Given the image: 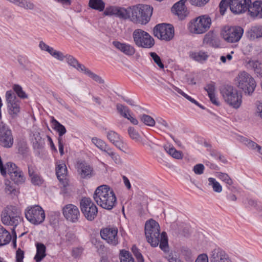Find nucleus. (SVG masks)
Instances as JSON below:
<instances>
[{
  "label": "nucleus",
  "instance_id": "1",
  "mask_svg": "<svg viewBox=\"0 0 262 262\" xmlns=\"http://www.w3.org/2000/svg\"><path fill=\"white\" fill-rule=\"evenodd\" d=\"M93 198L98 205L105 209L111 210L115 205V193L107 185L99 186L95 190Z\"/></svg>",
  "mask_w": 262,
  "mask_h": 262
},
{
  "label": "nucleus",
  "instance_id": "2",
  "mask_svg": "<svg viewBox=\"0 0 262 262\" xmlns=\"http://www.w3.org/2000/svg\"><path fill=\"white\" fill-rule=\"evenodd\" d=\"M221 94L225 101L234 108H238L242 102V95L233 86L226 85L221 89Z\"/></svg>",
  "mask_w": 262,
  "mask_h": 262
},
{
  "label": "nucleus",
  "instance_id": "3",
  "mask_svg": "<svg viewBox=\"0 0 262 262\" xmlns=\"http://www.w3.org/2000/svg\"><path fill=\"white\" fill-rule=\"evenodd\" d=\"M236 86L242 90L245 94L251 95L256 86L254 79L248 73L243 71L235 78Z\"/></svg>",
  "mask_w": 262,
  "mask_h": 262
},
{
  "label": "nucleus",
  "instance_id": "4",
  "mask_svg": "<svg viewBox=\"0 0 262 262\" xmlns=\"http://www.w3.org/2000/svg\"><path fill=\"white\" fill-rule=\"evenodd\" d=\"M145 234L148 243L156 247L160 242V228L159 224L152 219L147 221L145 224Z\"/></svg>",
  "mask_w": 262,
  "mask_h": 262
},
{
  "label": "nucleus",
  "instance_id": "5",
  "mask_svg": "<svg viewBox=\"0 0 262 262\" xmlns=\"http://www.w3.org/2000/svg\"><path fill=\"white\" fill-rule=\"evenodd\" d=\"M65 59L68 64L75 68L79 72L83 73L90 78L99 83H103L104 80L99 75L94 73L90 70L86 68L83 64L80 63L77 60L70 54L65 55Z\"/></svg>",
  "mask_w": 262,
  "mask_h": 262
},
{
  "label": "nucleus",
  "instance_id": "6",
  "mask_svg": "<svg viewBox=\"0 0 262 262\" xmlns=\"http://www.w3.org/2000/svg\"><path fill=\"white\" fill-rule=\"evenodd\" d=\"M133 37L135 43L138 47L149 49L155 45L154 39L143 30H135L133 32Z\"/></svg>",
  "mask_w": 262,
  "mask_h": 262
},
{
  "label": "nucleus",
  "instance_id": "7",
  "mask_svg": "<svg viewBox=\"0 0 262 262\" xmlns=\"http://www.w3.org/2000/svg\"><path fill=\"white\" fill-rule=\"evenodd\" d=\"M21 221L19 211L15 206H8L2 212V221L5 225L16 227Z\"/></svg>",
  "mask_w": 262,
  "mask_h": 262
},
{
  "label": "nucleus",
  "instance_id": "8",
  "mask_svg": "<svg viewBox=\"0 0 262 262\" xmlns=\"http://www.w3.org/2000/svg\"><path fill=\"white\" fill-rule=\"evenodd\" d=\"M244 33L243 29L239 26L224 27L221 35L224 39L229 43H236L241 39Z\"/></svg>",
  "mask_w": 262,
  "mask_h": 262
},
{
  "label": "nucleus",
  "instance_id": "9",
  "mask_svg": "<svg viewBox=\"0 0 262 262\" xmlns=\"http://www.w3.org/2000/svg\"><path fill=\"white\" fill-rule=\"evenodd\" d=\"M153 33L158 39L168 41L173 38L174 30L173 26L170 24H159L154 28Z\"/></svg>",
  "mask_w": 262,
  "mask_h": 262
},
{
  "label": "nucleus",
  "instance_id": "10",
  "mask_svg": "<svg viewBox=\"0 0 262 262\" xmlns=\"http://www.w3.org/2000/svg\"><path fill=\"white\" fill-rule=\"evenodd\" d=\"M25 216L27 220L33 224H39L45 219L43 209L39 205L29 206L25 210Z\"/></svg>",
  "mask_w": 262,
  "mask_h": 262
},
{
  "label": "nucleus",
  "instance_id": "11",
  "mask_svg": "<svg viewBox=\"0 0 262 262\" xmlns=\"http://www.w3.org/2000/svg\"><path fill=\"white\" fill-rule=\"evenodd\" d=\"M211 24V19L207 15H202L196 18L190 26L192 32L196 34H202L206 32Z\"/></svg>",
  "mask_w": 262,
  "mask_h": 262
},
{
  "label": "nucleus",
  "instance_id": "12",
  "mask_svg": "<svg viewBox=\"0 0 262 262\" xmlns=\"http://www.w3.org/2000/svg\"><path fill=\"white\" fill-rule=\"evenodd\" d=\"M80 208L88 220L92 221L96 217L98 213L97 208L90 198H84L81 200Z\"/></svg>",
  "mask_w": 262,
  "mask_h": 262
},
{
  "label": "nucleus",
  "instance_id": "13",
  "mask_svg": "<svg viewBox=\"0 0 262 262\" xmlns=\"http://www.w3.org/2000/svg\"><path fill=\"white\" fill-rule=\"evenodd\" d=\"M6 99L9 114L13 118L16 117L20 112V100L12 91L6 92Z\"/></svg>",
  "mask_w": 262,
  "mask_h": 262
},
{
  "label": "nucleus",
  "instance_id": "14",
  "mask_svg": "<svg viewBox=\"0 0 262 262\" xmlns=\"http://www.w3.org/2000/svg\"><path fill=\"white\" fill-rule=\"evenodd\" d=\"M13 144L11 130L3 122H0V145L5 148H10Z\"/></svg>",
  "mask_w": 262,
  "mask_h": 262
},
{
  "label": "nucleus",
  "instance_id": "15",
  "mask_svg": "<svg viewBox=\"0 0 262 262\" xmlns=\"http://www.w3.org/2000/svg\"><path fill=\"white\" fill-rule=\"evenodd\" d=\"M62 213L67 220L72 222H77L80 217L78 208L73 204H68L62 209Z\"/></svg>",
  "mask_w": 262,
  "mask_h": 262
},
{
  "label": "nucleus",
  "instance_id": "16",
  "mask_svg": "<svg viewBox=\"0 0 262 262\" xmlns=\"http://www.w3.org/2000/svg\"><path fill=\"white\" fill-rule=\"evenodd\" d=\"M210 262H232L228 254L221 248H215L210 253Z\"/></svg>",
  "mask_w": 262,
  "mask_h": 262
},
{
  "label": "nucleus",
  "instance_id": "17",
  "mask_svg": "<svg viewBox=\"0 0 262 262\" xmlns=\"http://www.w3.org/2000/svg\"><path fill=\"white\" fill-rule=\"evenodd\" d=\"M251 0H231L230 10L234 14H240L247 10Z\"/></svg>",
  "mask_w": 262,
  "mask_h": 262
},
{
  "label": "nucleus",
  "instance_id": "18",
  "mask_svg": "<svg viewBox=\"0 0 262 262\" xmlns=\"http://www.w3.org/2000/svg\"><path fill=\"white\" fill-rule=\"evenodd\" d=\"M56 174L58 179L64 187L69 185L68 180L66 178L67 168L63 161H58L56 162Z\"/></svg>",
  "mask_w": 262,
  "mask_h": 262
},
{
  "label": "nucleus",
  "instance_id": "19",
  "mask_svg": "<svg viewBox=\"0 0 262 262\" xmlns=\"http://www.w3.org/2000/svg\"><path fill=\"white\" fill-rule=\"evenodd\" d=\"M188 0H180L176 3L171 8L172 12L177 15L181 19H184L187 15L188 12L185 3Z\"/></svg>",
  "mask_w": 262,
  "mask_h": 262
},
{
  "label": "nucleus",
  "instance_id": "20",
  "mask_svg": "<svg viewBox=\"0 0 262 262\" xmlns=\"http://www.w3.org/2000/svg\"><path fill=\"white\" fill-rule=\"evenodd\" d=\"M28 174L31 179V183L34 185H40L43 180L38 173L36 168L32 165H28Z\"/></svg>",
  "mask_w": 262,
  "mask_h": 262
},
{
  "label": "nucleus",
  "instance_id": "21",
  "mask_svg": "<svg viewBox=\"0 0 262 262\" xmlns=\"http://www.w3.org/2000/svg\"><path fill=\"white\" fill-rule=\"evenodd\" d=\"M101 237L105 240L108 244H115V229L113 227H108L102 229L100 231Z\"/></svg>",
  "mask_w": 262,
  "mask_h": 262
},
{
  "label": "nucleus",
  "instance_id": "22",
  "mask_svg": "<svg viewBox=\"0 0 262 262\" xmlns=\"http://www.w3.org/2000/svg\"><path fill=\"white\" fill-rule=\"evenodd\" d=\"M92 141L98 148L105 151L108 155L111 156L112 159L114 158L113 149L109 148L103 141L96 137H94L92 139Z\"/></svg>",
  "mask_w": 262,
  "mask_h": 262
},
{
  "label": "nucleus",
  "instance_id": "23",
  "mask_svg": "<svg viewBox=\"0 0 262 262\" xmlns=\"http://www.w3.org/2000/svg\"><path fill=\"white\" fill-rule=\"evenodd\" d=\"M116 48L127 56H132L136 52V50L133 46L119 41H116Z\"/></svg>",
  "mask_w": 262,
  "mask_h": 262
},
{
  "label": "nucleus",
  "instance_id": "24",
  "mask_svg": "<svg viewBox=\"0 0 262 262\" xmlns=\"http://www.w3.org/2000/svg\"><path fill=\"white\" fill-rule=\"evenodd\" d=\"M78 171L81 178L87 179L92 176L93 168L87 163L81 162L78 165Z\"/></svg>",
  "mask_w": 262,
  "mask_h": 262
},
{
  "label": "nucleus",
  "instance_id": "25",
  "mask_svg": "<svg viewBox=\"0 0 262 262\" xmlns=\"http://www.w3.org/2000/svg\"><path fill=\"white\" fill-rule=\"evenodd\" d=\"M247 36L251 40L262 37V26H256L251 27L247 32Z\"/></svg>",
  "mask_w": 262,
  "mask_h": 262
},
{
  "label": "nucleus",
  "instance_id": "26",
  "mask_svg": "<svg viewBox=\"0 0 262 262\" xmlns=\"http://www.w3.org/2000/svg\"><path fill=\"white\" fill-rule=\"evenodd\" d=\"M152 8L149 5H142L141 14V24H146L150 20L152 15Z\"/></svg>",
  "mask_w": 262,
  "mask_h": 262
},
{
  "label": "nucleus",
  "instance_id": "27",
  "mask_svg": "<svg viewBox=\"0 0 262 262\" xmlns=\"http://www.w3.org/2000/svg\"><path fill=\"white\" fill-rule=\"evenodd\" d=\"M30 137L33 147L35 148L40 149L43 146L44 141L40 137V133L37 130L33 131Z\"/></svg>",
  "mask_w": 262,
  "mask_h": 262
},
{
  "label": "nucleus",
  "instance_id": "28",
  "mask_svg": "<svg viewBox=\"0 0 262 262\" xmlns=\"http://www.w3.org/2000/svg\"><path fill=\"white\" fill-rule=\"evenodd\" d=\"M204 89L207 92L208 97L211 102L216 105H219L220 102L215 95V87L214 83L212 82L207 84Z\"/></svg>",
  "mask_w": 262,
  "mask_h": 262
},
{
  "label": "nucleus",
  "instance_id": "29",
  "mask_svg": "<svg viewBox=\"0 0 262 262\" xmlns=\"http://www.w3.org/2000/svg\"><path fill=\"white\" fill-rule=\"evenodd\" d=\"M248 68L252 70L257 76L262 77V63L257 60H249L247 62Z\"/></svg>",
  "mask_w": 262,
  "mask_h": 262
},
{
  "label": "nucleus",
  "instance_id": "30",
  "mask_svg": "<svg viewBox=\"0 0 262 262\" xmlns=\"http://www.w3.org/2000/svg\"><path fill=\"white\" fill-rule=\"evenodd\" d=\"M36 254L35 255L34 259L36 262H40L46 256V247L44 244L40 243H37L36 244Z\"/></svg>",
  "mask_w": 262,
  "mask_h": 262
},
{
  "label": "nucleus",
  "instance_id": "31",
  "mask_svg": "<svg viewBox=\"0 0 262 262\" xmlns=\"http://www.w3.org/2000/svg\"><path fill=\"white\" fill-rule=\"evenodd\" d=\"M130 13L131 8L130 7L126 8L116 7V17H118L120 19L125 20L130 18Z\"/></svg>",
  "mask_w": 262,
  "mask_h": 262
},
{
  "label": "nucleus",
  "instance_id": "32",
  "mask_svg": "<svg viewBox=\"0 0 262 262\" xmlns=\"http://www.w3.org/2000/svg\"><path fill=\"white\" fill-rule=\"evenodd\" d=\"M11 240L10 233L0 225V246L7 245Z\"/></svg>",
  "mask_w": 262,
  "mask_h": 262
},
{
  "label": "nucleus",
  "instance_id": "33",
  "mask_svg": "<svg viewBox=\"0 0 262 262\" xmlns=\"http://www.w3.org/2000/svg\"><path fill=\"white\" fill-rule=\"evenodd\" d=\"M132 15L130 20L136 23L141 24V14H142V5L134 7L131 9Z\"/></svg>",
  "mask_w": 262,
  "mask_h": 262
},
{
  "label": "nucleus",
  "instance_id": "34",
  "mask_svg": "<svg viewBox=\"0 0 262 262\" xmlns=\"http://www.w3.org/2000/svg\"><path fill=\"white\" fill-rule=\"evenodd\" d=\"M10 179L17 185L24 183L26 180L23 172L19 168L13 172V174L10 177Z\"/></svg>",
  "mask_w": 262,
  "mask_h": 262
},
{
  "label": "nucleus",
  "instance_id": "35",
  "mask_svg": "<svg viewBox=\"0 0 262 262\" xmlns=\"http://www.w3.org/2000/svg\"><path fill=\"white\" fill-rule=\"evenodd\" d=\"M11 3L27 10H33L35 7L34 4L29 0H12Z\"/></svg>",
  "mask_w": 262,
  "mask_h": 262
},
{
  "label": "nucleus",
  "instance_id": "36",
  "mask_svg": "<svg viewBox=\"0 0 262 262\" xmlns=\"http://www.w3.org/2000/svg\"><path fill=\"white\" fill-rule=\"evenodd\" d=\"M189 56L196 61L202 62L207 60L208 55L207 53L203 51L192 52L189 54Z\"/></svg>",
  "mask_w": 262,
  "mask_h": 262
},
{
  "label": "nucleus",
  "instance_id": "37",
  "mask_svg": "<svg viewBox=\"0 0 262 262\" xmlns=\"http://www.w3.org/2000/svg\"><path fill=\"white\" fill-rule=\"evenodd\" d=\"M89 6L93 9L101 12L104 9L105 3L102 0H89Z\"/></svg>",
  "mask_w": 262,
  "mask_h": 262
},
{
  "label": "nucleus",
  "instance_id": "38",
  "mask_svg": "<svg viewBox=\"0 0 262 262\" xmlns=\"http://www.w3.org/2000/svg\"><path fill=\"white\" fill-rule=\"evenodd\" d=\"M165 150L172 157L177 159H181L183 158L182 151L176 150L174 147L169 146L164 147Z\"/></svg>",
  "mask_w": 262,
  "mask_h": 262
},
{
  "label": "nucleus",
  "instance_id": "39",
  "mask_svg": "<svg viewBox=\"0 0 262 262\" xmlns=\"http://www.w3.org/2000/svg\"><path fill=\"white\" fill-rule=\"evenodd\" d=\"M3 167L5 171V174H1L3 176H6L8 173L10 177L15 172V170H18L19 168L13 163L9 162L3 165Z\"/></svg>",
  "mask_w": 262,
  "mask_h": 262
},
{
  "label": "nucleus",
  "instance_id": "40",
  "mask_svg": "<svg viewBox=\"0 0 262 262\" xmlns=\"http://www.w3.org/2000/svg\"><path fill=\"white\" fill-rule=\"evenodd\" d=\"M51 123L53 128L58 133L59 137H61L66 134L67 130L65 127L54 118L52 119Z\"/></svg>",
  "mask_w": 262,
  "mask_h": 262
},
{
  "label": "nucleus",
  "instance_id": "41",
  "mask_svg": "<svg viewBox=\"0 0 262 262\" xmlns=\"http://www.w3.org/2000/svg\"><path fill=\"white\" fill-rule=\"evenodd\" d=\"M251 3L248 6L247 10L251 16L257 17L259 18V2L256 1L253 3V5H251Z\"/></svg>",
  "mask_w": 262,
  "mask_h": 262
},
{
  "label": "nucleus",
  "instance_id": "42",
  "mask_svg": "<svg viewBox=\"0 0 262 262\" xmlns=\"http://www.w3.org/2000/svg\"><path fill=\"white\" fill-rule=\"evenodd\" d=\"M159 246L164 252L168 251V238L165 232H162L160 236Z\"/></svg>",
  "mask_w": 262,
  "mask_h": 262
},
{
  "label": "nucleus",
  "instance_id": "43",
  "mask_svg": "<svg viewBox=\"0 0 262 262\" xmlns=\"http://www.w3.org/2000/svg\"><path fill=\"white\" fill-rule=\"evenodd\" d=\"M116 108L118 113L124 118L127 117V115L130 113V110L128 107L121 103L116 104Z\"/></svg>",
  "mask_w": 262,
  "mask_h": 262
},
{
  "label": "nucleus",
  "instance_id": "44",
  "mask_svg": "<svg viewBox=\"0 0 262 262\" xmlns=\"http://www.w3.org/2000/svg\"><path fill=\"white\" fill-rule=\"evenodd\" d=\"M128 134L130 138L136 142H140L142 140V137L139 133L134 127L129 126L127 129Z\"/></svg>",
  "mask_w": 262,
  "mask_h": 262
},
{
  "label": "nucleus",
  "instance_id": "45",
  "mask_svg": "<svg viewBox=\"0 0 262 262\" xmlns=\"http://www.w3.org/2000/svg\"><path fill=\"white\" fill-rule=\"evenodd\" d=\"M208 185L212 187L213 191L215 192L220 193L222 191L221 185L214 178H208Z\"/></svg>",
  "mask_w": 262,
  "mask_h": 262
},
{
  "label": "nucleus",
  "instance_id": "46",
  "mask_svg": "<svg viewBox=\"0 0 262 262\" xmlns=\"http://www.w3.org/2000/svg\"><path fill=\"white\" fill-rule=\"evenodd\" d=\"M120 259L121 262H135L134 258L129 252L124 250L120 251Z\"/></svg>",
  "mask_w": 262,
  "mask_h": 262
},
{
  "label": "nucleus",
  "instance_id": "47",
  "mask_svg": "<svg viewBox=\"0 0 262 262\" xmlns=\"http://www.w3.org/2000/svg\"><path fill=\"white\" fill-rule=\"evenodd\" d=\"M243 142L248 148L252 149H256L259 153L262 155V147L260 146L254 142L247 139H245Z\"/></svg>",
  "mask_w": 262,
  "mask_h": 262
},
{
  "label": "nucleus",
  "instance_id": "48",
  "mask_svg": "<svg viewBox=\"0 0 262 262\" xmlns=\"http://www.w3.org/2000/svg\"><path fill=\"white\" fill-rule=\"evenodd\" d=\"M216 176L228 185L231 186L233 184L231 178L226 173L217 172Z\"/></svg>",
  "mask_w": 262,
  "mask_h": 262
},
{
  "label": "nucleus",
  "instance_id": "49",
  "mask_svg": "<svg viewBox=\"0 0 262 262\" xmlns=\"http://www.w3.org/2000/svg\"><path fill=\"white\" fill-rule=\"evenodd\" d=\"M140 119L145 125L152 127L155 125V121L151 116L143 114L140 116Z\"/></svg>",
  "mask_w": 262,
  "mask_h": 262
},
{
  "label": "nucleus",
  "instance_id": "50",
  "mask_svg": "<svg viewBox=\"0 0 262 262\" xmlns=\"http://www.w3.org/2000/svg\"><path fill=\"white\" fill-rule=\"evenodd\" d=\"M116 147L124 152H126L128 149L127 144L123 141L122 138L119 136L116 140Z\"/></svg>",
  "mask_w": 262,
  "mask_h": 262
},
{
  "label": "nucleus",
  "instance_id": "51",
  "mask_svg": "<svg viewBox=\"0 0 262 262\" xmlns=\"http://www.w3.org/2000/svg\"><path fill=\"white\" fill-rule=\"evenodd\" d=\"M181 252L182 254L186 261H192L193 260V255L191 250L187 248H183Z\"/></svg>",
  "mask_w": 262,
  "mask_h": 262
},
{
  "label": "nucleus",
  "instance_id": "52",
  "mask_svg": "<svg viewBox=\"0 0 262 262\" xmlns=\"http://www.w3.org/2000/svg\"><path fill=\"white\" fill-rule=\"evenodd\" d=\"M13 89L17 96L21 99L27 98V95L25 92L23 90L21 86L18 84H14Z\"/></svg>",
  "mask_w": 262,
  "mask_h": 262
},
{
  "label": "nucleus",
  "instance_id": "53",
  "mask_svg": "<svg viewBox=\"0 0 262 262\" xmlns=\"http://www.w3.org/2000/svg\"><path fill=\"white\" fill-rule=\"evenodd\" d=\"M50 54L54 58L60 61H63L66 58L65 55L62 52L57 51L54 49V48L52 49V51L50 52Z\"/></svg>",
  "mask_w": 262,
  "mask_h": 262
},
{
  "label": "nucleus",
  "instance_id": "54",
  "mask_svg": "<svg viewBox=\"0 0 262 262\" xmlns=\"http://www.w3.org/2000/svg\"><path fill=\"white\" fill-rule=\"evenodd\" d=\"M231 0H222L220 3V13L222 15H224L226 11L227 8L229 6L230 7Z\"/></svg>",
  "mask_w": 262,
  "mask_h": 262
},
{
  "label": "nucleus",
  "instance_id": "55",
  "mask_svg": "<svg viewBox=\"0 0 262 262\" xmlns=\"http://www.w3.org/2000/svg\"><path fill=\"white\" fill-rule=\"evenodd\" d=\"M150 55L154 60V62L160 69H164V66L159 56L155 52L150 53Z\"/></svg>",
  "mask_w": 262,
  "mask_h": 262
},
{
  "label": "nucleus",
  "instance_id": "56",
  "mask_svg": "<svg viewBox=\"0 0 262 262\" xmlns=\"http://www.w3.org/2000/svg\"><path fill=\"white\" fill-rule=\"evenodd\" d=\"M115 15V8L113 6L107 7L103 12V16L112 17Z\"/></svg>",
  "mask_w": 262,
  "mask_h": 262
},
{
  "label": "nucleus",
  "instance_id": "57",
  "mask_svg": "<svg viewBox=\"0 0 262 262\" xmlns=\"http://www.w3.org/2000/svg\"><path fill=\"white\" fill-rule=\"evenodd\" d=\"M193 170L196 174H201L204 172V166L202 164H198L193 167Z\"/></svg>",
  "mask_w": 262,
  "mask_h": 262
},
{
  "label": "nucleus",
  "instance_id": "58",
  "mask_svg": "<svg viewBox=\"0 0 262 262\" xmlns=\"http://www.w3.org/2000/svg\"><path fill=\"white\" fill-rule=\"evenodd\" d=\"M5 184V191L6 192L11 193L14 190H15L14 186L9 181H6Z\"/></svg>",
  "mask_w": 262,
  "mask_h": 262
},
{
  "label": "nucleus",
  "instance_id": "59",
  "mask_svg": "<svg viewBox=\"0 0 262 262\" xmlns=\"http://www.w3.org/2000/svg\"><path fill=\"white\" fill-rule=\"evenodd\" d=\"M255 115L262 119V102H258L256 103Z\"/></svg>",
  "mask_w": 262,
  "mask_h": 262
},
{
  "label": "nucleus",
  "instance_id": "60",
  "mask_svg": "<svg viewBox=\"0 0 262 262\" xmlns=\"http://www.w3.org/2000/svg\"><path fill=\"white\" fill-rule=\"evenodd\" d=\"M24 258V252L20 249H18L16 253V262H23Z\"/></svg>",
  "mask_w": 262,
  "mask_h": 262
},
{
  "label": "nucleus",
  "instance_id": "61",
  "mask_svg": "<svg viewBox=\"0 0 262 262\" xmlns=\"http://www.w3.org/2000/svg\"><path fill=\"white\" fill-rule=\"evenodd\" d=\"M39 47L42 51L48 52L50 54V52L52 51V47H51L46 44L43 41H41L39 43Z\"/></svg>",
  "mask_w": 262,
  "mask_h": 262
},
{
  "label": "nucleus",
  "instance_id": "62",
  "mask_svg": "<svg viewBox=\"0 0 262 262\" xmlns=\"http://www.w3.org/2000/svg\"><path fill=\"white\" fill-rule=\"evenodd\" d=\"M195 262H208V257L206 254H200Z\"/></svg>",
  "mask_w": 262,
  "mask_h": 262
},
{
  "label": "nucleus",
  "instance_id": "63",
  "mask_svg": "<svg viewBox=\"0 0 262 262\" xmlns=\"http://www.w3.org/2000/svg\"><path fill=\"white\" fill-rule=\"evenodd\" d=\"M181 95L184 97L186 99L190 101L191 102L194 103L195 104L199 106L201 108H204L201 105H200L196 101H195L194 99L192 98L191 97L184 93L183 91Z\"/></svg>",
  "mask_w": 262,
  "mask_h": 262
},
{
  "label": "nucleus",
  "instance_id": "64",
  "mask_svg": "<svg viewBox=\"0 0 262 262\" xmlns=\"http://www.w3.org/2000/svg\"><path fill=\"white\" fill-rule=\"evenodd\" d=\"M181 95L184 97L186 99L190 101L191 102L194 103L195 104L199 106L201 108H204L201 105H200L196 101H195L194 99L192 98L191 97L184 93L183 91Z\"/></svg>",
  "mask_w": 262,
  "mask_h": 262
}]
</instances>
